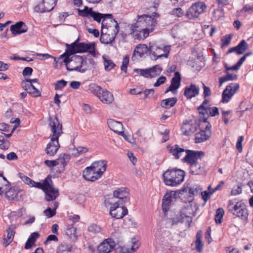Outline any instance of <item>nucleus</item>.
<instances>
[{
	"label": "nucleus",
	"instance_id": "49530a36",
	"mask_svg": "<svg viewBox=\"0 0 253 253\" xmlns=\"http://www.w3.org/2000/svg\"><path fill=\"white\" fill-rule=\"evenodd\" d=\"M103 59H104V65L105 70L106 71H110L115 66V64L113 63V62L109 59H107L104 56H103Z\"/></svg>",
	"mask_w": 253,
	"mask_h": 253
},
{
	"label": "nucleus",
	"instance_id": "a211bd4d",
	"mask_svg": "<svg viewBox=\"0 0 253 253\" xmlns=\"http://www.w3.org/2000/svg\"><path fill=\"white\" fill-rule=\"evenodd\" d=\"M204 126H205L206 130H201L199 132L196 134L195 136V142L201 143L209 139L210 133L209 131L211 127V124L207 122V123H203Z\"/></svg>",
	"mask_w": 253,
	"mask_h": 253
},
{
	"label": "nucleus",
	"instance_id": "c03bdc74",
	"mask_svg": "<svg viewBox=\"0 0 253 253\" xmlns=\"http://www.w3.org/2000/svg\"><path fill=\"white\" fill-rule=\"evenodd\" d=\"M219 115L218 109L216 107H209L207 112H205V117L208 118L209 116L213 117Z\"/></svg>",
	"mask_w": 253,
	"mask_h": 253
},
{
	"label": "nucleus",
	"instance_id": "ea45409f",
	"mask_svg": "<svg viewBox=\"0 0 253 253\" xmlns=\"http://www.w3.org/2000/svg\"><path fill=\"white\" fill-rule=\"evenodd\" d=\"M72 245L67 244H61L57 250V253H71L72 251Z\"/></svg>",
	"mask_w": 253,
	"mask_h": 253
},
{
	"label": "nucleus",
	"instance_id": "7c9ffc66",
	"mask_svg": "<svg viewBox=\"0 0 253 253\" xmlns=\"http://www.w3.org/2000/svg\"><path fill=\"white\" fill-rule=\"evenodd\" d=\"M202 104L197 108L200 115V120L203 123H207V117H205V112H207L208 107L206 106L210 102L209 100L207 98H204Z\"/></svg>",
	"mask_w": 253,
	"mask_h": 253
},
{
	"label": "nucleus",
	"instance_id": "2eb2a0df",
	"mask_svg": "<svg viewBox=\"0 0 253 253\" xmlns=\"http://www.w3.org/2000/svg\"><path fill=\"white\" fill-rule=\"evenodd\" d=\"M239 88V84L231 83L222 92V103L228 102Z\"/></svg>",
	"mask_w": 253,
	"mask_h": 253
},
{
	"label": "nucleus",
	"instance_id": "0eeeda50",
	"mask_svg": "<svg viewBox=\"0 0 253 253\" xmlns=\"http://www.w3.org/2000/svg\"><path fill=\"white\" fill-rule=\"evenodd\" d=\"M228 209L234 215L240 217L243 220L248 218V212L245 204L240 202L230 201L228 206Z\"/></svg>",
	"mask_w": 253,
	"mask_h": 253
},
{
	"label": "nucleus",
	"instance_id": "052dcab7",
	"mask_svg": "<svg viewBox=\"0 0 253 253\" xmlns=\"http://www.w3.org/2000/svg\"><path fill=\"white\" fill-rule=\"evenodd\" d=\"M233 34L226 35L224 37L223 41L222 42V45L227 46L231 42Z\"/></svg>",
	"mask_w": 253,
	"mask_h": 253
},
{
	"label": "nucleus",
	"instance_id": "774afa93",
	"mask_svg": "<svg viewBox=\"0 0 253 253\" xmlns=\"http://www.w3.org/2000/svg\"><path fill=\"white\" fill-rule=\"evenodd\" d=\"M166 80V78L165 76H161L157 80L156 82L154 84L155 87H158L161 84H164Z\"/></svg>",
	"mask_w": 253,
	"mask_h": 253
},
{
	"label": "nucleus",
	"instance_id": "0e129e2a",
	"mask_svg": "<svg viewBox=\"0 0 253 253\" xmlns=\"http://www.w3.org/2000/svg\"><path fill=\"white\" fill-rule=\"evenodd\" d=\"M195 249L199 253H201L203 251V244L202 241H195Z\"/></svg>",
	"mask_w": 253,
	"mask_h": 253
},
{
	"label": "nucleus",
	"instance_id": "9d476101",
	"mask_svg": "<svg viewBox=\"0 0 253 253\" xmlns=\"http://www.w3.org/2000/svg\"><path fill=\"white\" fill-rule=\"evenodd\" d=\"M120 204L121 203H119V202H116L111 205L109 213L112 217L120 219L127 214V208L124 206H120Z\"/></svg>",
	"mask_w": 253,
	"mask_h": 253
},
{
	"label": "nucleus",
	"instance_id": "3c124183",
	"mask_svg": "<svg viewBox=\"0 0 253 253\" xmlns=\"http://www.w3.org/2000/svg\"><path fill=\"white\" fill-rule=\"evenodd\" d=\"M242 187L243 184L241 183H238L235 185L231 191V194L232 195H237L241 194L242 191Z\"/></svg>",
	"mask_w": 253,
	"mask_h": 253
},
{
	"label": "nucleus",
	"instance_id": "680f3d73",
	"mask_svg": "<svg viewBox=\"0 0 253 253\" xmlns=\"http://www.w3.org/2000/svg\"><path fill=\"white\" fill-rule=\"evenodd\" d=\"M19 175H20V178H21V179L22 180V181L23 182H24L26 184L31 186L33 181V180H32L29 177H28V176H27L23 174L19 173Z\"/></svg>",
	"mask_w": 253,
	"mask_h": 253
},
{
	"label": "nucleus",
	"instance_id": "4be33fe9",
	"mask_svg": "<svg viewBox=\"0 0 253 253\" xmlns=\"http://www.w3.org/2000/svg\"><path fill=\"white\" fill-rule=\"evenodd\" d=\"M10 31L14 35H20L25 33L28 30L26 25L22 21H19L10 26Z\"/></svg>",
	"mask_w": 253,
	"mask_h": 253
},
{
	"label": "nucleus",
	"instance_id": "c9c22d12",
	"mask_svg": "<svg viewBox=\"0 0 253 253\" xmlns=\"http://www.w3.org/2000/svg\"><path fill=\"white\" fill-rule=\"evenodd\" d=\"M249 55V53H246L243 56H242L238 62L234 65L228 67L226 63L224 64V67L226 71L230 72V71H237L240 67L241 66L247 56Z\"/></svg>",
	"mask_w": 253,
	"mask_h": 253
},
{
	"label": "nucleus",
	"instance_id": "864d4df0",
	"mask_svg": "<svg viewBox=\"0 0 253 253\" xmlns=\"http://www.w3.org/2000/svg\"><path fill=\"white\" fill-rule=\"evenodd\" d=\"M30 87L29 88L27 92L29 94H32L34 96L37 97L41 95L40 91L37 89L33 84L30 85Z\"/></svg>",
	"mask_w": 253,
	"mask_h": 253
},
{
	"label": "nucleus",
	"instance_id": "338daca9",
	"mask_svg": "<svg viewBox=\"0 0 253 253\" xmlns=\"http://www.w3.org/2000/svg\"><path fill=\"white\" fill-rule=\"evenodd\" d=\"M244 140V137L241 136L238 138L237 142L236 143V148L239 152H241L242 151V143Z\"/></svg>",
	"mask_w": 253,
	"mask_h": 253
},
{
	"label": "nucleus",
	"instance_id": "f03ea898",
	"mask_svg": "<svg viewBox=\"0 0 253 253\" xmlns=\"http://www.w3.org/2000/svg\"><path fill=\"white\" fill-rule=\"evenodd\" d=\"M70 53H67L66 51L61 55V57H65L63 62L68 71H77L83 73L88 70L87 67H84L86 64V61L82 56H73L70 57Z\"/></svg>",
	"mask_w": 253,
	"mask_h": 253
},
{
	"label": "nucleus",
	"instance_id": "37998d69",
	"mask_svg": "<svg viewBox=\"0 0 253 253\" xmlns=\"http://www.w3.org/2000/svg\"><path fill=\"white\" fill-rule=\"evenodd\" d=\"M103 89L102 88L95 84H90L89 85V90L90 91L98 97H99Z\"/></svg>",
	"mask_w": 253,
	"mask_h": 253
},
{
	"label": "nucleus",
	"instance_id": "a878e982",
	"mask_svg": "<svg viewBox=\"0 0 253 253\" xmlns=\"http://www.w3.org/2000/svg\"><path fill=\"white\" fill-rule=\"evenodd\" d=\"M148 52H149V45L148 46L145 44H139L136 46L133 51L132 58L135 56L142 58Z\"/></svg>",
	"mask_w": 253,
	"mask_h": 253
},
{
	"label": "nucleus",
	"instance_id": "cd10ccee",
	"mask_svg": "<svg viewBox=\"0 0 253 253\" xmlns=\"http://www.w3.org/2000/svg\"><path fill=\"white\" fill-rule=\"evenodd\" d=\"M99 99L105 104H111L114 100L113 94L106 89H103L99 95Z\"/></svg>",
	"mask_w": 253,
	"mask_h": 253
},
{
	"label": "nucleus",
	"instance_id": "7ed1b4c3",
	"mask_svg": "<svg viewBox=\"0 0 253 253\" xmlns=\"http://www.w3.org/2000/svg\"><path fill=\"white\" fill-rule=\"evenodd\" d=\"M185 175V171L180 169H168L163 173L162 178L166 185L174 187L183 181Z\"/></svg>",
	"mask_w": 253,
	"mask_h": 253
},
{
	"label": "nucleus",
	"instance_id": "8fccbe9b",
	"mask_svg": "<svg viewBox=\"0 0 253 253\" xmlns=\"http://www.w3.org/2000/svg\"><path fill=\"white\" fill-rule=\"evenodd\" d=\"M101 230L100 226L96 224H91L88 227V231L94 235L100 233Z\"/></svg>",
	"mask_w": 253,
	"mask_h": 253
},
{
	"label": "nucleus",
	"instance_id": "f3484780",
	"mask_svg": "<svg viewBox=\"0 0 253 253\" xmlns=\"http://www.w3.org/2000/svg\"><path fill=\"white\" fill-rule=\"evenodd\" d=\"M79 13L81 15L84 17L90 16L93 20L98 23H100L103 17V14L95 12L92 10L91 8H88L85 6L84 9H79Z\"/></svg>",
	"mask_w": 253,
	"mask_h": 253
},
{
	"label": "nucleus",
	"instance_id": "4c0bfd02",
	"mask_svg": "<svg viewBox=\"0 0 253 253\" xmlns=\"http://www.w3.org/2000/svg\"><path fill=\"white\" fill-rule=\"evenodd\" d=\"M6 237L4 238L3 240V244L5 247H7L12 242L14 236V232L10 228L6 230Z\"/></svg>",
	"mask_w": 253,
	"mask_h": 253
},
{
	"label": "nucleus",
	"instance_id": "1a4fd4ad",
	"mask_svg": "<svg viewBox=\"0 0 253 253\" xmlns=\"http://www.w3.org/2000/svg\"><path fill=\"white\" fill-rule=\"evenodd\" d=\"M207 8V6L203 2H197L193 4L186 12V16L193 19L199 17Z\"/></svg>",
	"mask_w": 253,
	"mask_h": 253
},
{
	"label": "nucleus",
	"instance_id": "aec40b11",
	"mask_svg": "<svg viewBox=\"0 0 253 253\" xmlns=\"http://www.w3.org/2000/svg\"><path fill=\"white\" fill-rule=\"evenodd\" d=\"M180 84L181 75L178 72H176L175 73L174 77L171 79L169 86L165 90V93L171 91L173 94H175Z\"/></svg>",
	"mask_w": 253,
	"mask_h": 253
},
{
	"label": "nucleus",
	"instance_id": "a18cd8bd",
	"mask_svg": "<svg viewBox=\"0 0 253 253\" xmlns=\"http://www.w3.org/2000/svg\"><path fill=\"white\" fill-rule=\"evenodd\" d=\"M226 75L222 77V83L227 81H235L237 79L238 76L235 74L230 73V72L225 70Z\"/></svg>",
	"mask_w": 253,
	"mask_h": 253
},
{
	"label": "nucleus",
	"instance_id": "5701e85b",
	"mask_svg": "<svg viewBox=\"0 0 253 253\" xmlns=\"http://www.w3.org/2000/svg\"><path fill=\"white\" fill-rule=\"evenodd\" d=\"M200 88L194 84L186 86L184 88V95L187 99H191L198 95Z\"/></svg>",
	"mask_w": 253,
	"mask_h": 253
},
{
	"label": "nucleus",
	"instance_id": "58836bf2",
	"mask_svg": "<svg viewBox=\"0 0 253 253\" xmlns=\"http://www.w3.org/2000/svg\"><path fill=\"white\" fill-rule=\"evenodd\" d=\"M115 39V36H110L109 34H104L102 31L101 33L100 41L102 43L110 44Z\"/></svg>",
	"mask_w": 253,
	"mask_h": 253
},
{
	"label": "nucleus",
	"instance_id": "603ef678",
	"mask_svg": "<svg viewBox=\"0 0 253 253\" xmlns=\"http://www.w3.org/2000/svg\"><path fill=\"white\" fill-rule=\"evenodd\" d=\"M202 84V87L203 89V97L204 98H207L209 96H210L211 94V88L205 85V84L203 83Z\"/></svg>",
	"mask_w": 253,
	"mask_h": 253
},
{
	"label": "nucleus",
	"instance_id": "c85d7f7f",
	"mask_svg": "<svg viewBox=\"0 0 253 253\" xmlns=\"http://www.w3.org/2000/svg\"><path fill=\"white\" fill-rule=\"evenodd\" d=\"M96 173L92 168L88 167L86 168L83 171V177L86 180L90 181H95L98 179V177L96 176Z\"/></svg>",
	"mask_w": 253,
	"mask_h": 253
},
{
	"label": "nucleus",
	"instance_id": "f704fd0d",
	"mask_svg": "<svg viewBox=\"0 0 253 253\" xmlns=\"http://www.w3.org/2000/svg\"><path fill=\"white\" fill-rule=\"evenodd\" d=\"M184 149L179 147L178 145H174L169 147V152L176 159H178L181 156L182 153L185 152Z\"/></svg>",
	"mask_w": 253,
	"mask_h": 253
},
{
	"label": "nucleus",
	"instance_id": "09e8293b",
	"mask_svg": "<svg viewBox=\"0 0 253 253\" xmlns=\"http://www.w3.org/2000/svg\"><path fill=\"white\" fill-rule=\"evenodd\" d=\"M93 165L96 166L101 171H105L106 170L107 161L105 160H99L94 162Z\"/></svg>",
	"mask_w": 253,
	"mask_h": 253
},
{
	"label": "nucleus",
	"instance_id": "20e7f679",
	"mask_svg": "<svg viewBox=\"0 0 253 253\" xmlns=\"http://www.w3.org/2000/svg\"><path fill=\"white\" fill-rule=\"evenodd\" d=\"M31 187L38 188L43 191L47 201H53L59 196V190L52 185L51 178L47 177L42 182L33 181Z\"/></svg>",
	"mask_w": 253,
	"mask_h": 253
},
{
	"label": "nucleus",
	"instance_id": "9b49d317",
	"mask_svg": "<svg viewBox=\"0 0 253 253\" xmlns=\"http://www.w3.org/2000/svg\"><path fill=\"white\" fill-rule=\"evenodd\" d=\"M162 71V68L159 65H155L148 69H134V72L139 74L145 78H153L159 75Z\"/></svg>",
	"mask_w": 253,
	"mask_h": 253
},
{
	"label": "nucleus",
	"instance_id": "e433bc0d",
	"mask_svg": "<svg viewBox=\"0 0 253 253\" xmlns=\"http://www.w3.org/2000/svg\"><path fill=\"white\" fill-rule=\"evenodd\" d=\"M177 99L176 97L169 98L162 101L161 106L165 108H169L173 107L177 102Z\"/></svg>",
	"mask_w": 253,
	"mask_h": 253
},
{
	"label": "nucleus",
	"instance_id": "2f4dec72",
	"mask_svg": "<svg viewBox=\"0 0 253 253\" xmlns=\"http://www.w3.org/2000/svg\"><path fill=\"white\" fill-rule=\"evenodd\" d=\"M68 158V156L64 154L62 157L59 158L55 160H45L44 164L48 167H54L57 165L61 164L65 166L66 164V159Z\"/></svg>",
	"mask_w": 253,
	"mask_h": 253
},
{
	"label": "nucleus",
	"instance_id": "bf43d9fd",
	"mask_svg": "<svg viewBox=\"0 0 253 253\" xmlns=\"http://www.w3.org/2000/svg\"><path fill=\"white\" fill-rule=\"evenodd\" d=\"M89 167L92 168V169L94 170V172L96 173V176H97L98 177V178H100L105 172L101 171V169H99L96 166L93 165V163Z\"/></svg>",
	"mask_w": 253,
	"mask_h": 253
},
{
	"label": "nucleus",
	"instance_id": "5fc2aeb1",
	"mask_svg": "<svg viewBox=\"0 0 253 253\" xmlns=\"http://www.w3.org/2000/svg\"><path fill=\"white\" fill-rule=\"evenodd\" d=\"M67 82L65 81L63 79L58 81L55 84V89H62L64 87H65L67 85Z\"/></svg>",
	"mask_w": 253,
	"mask_h": 253
},
{
	"label": "nucleus",
	"instance_id": "423d86ee",
	"mask_svg": "<svg viewBox=\"0 0 253 253\" xmlns=\"http://www.w3.org/2000/svg\"><path fill=\"white\" fill-rule=\"evenodd\" d=\"M197 207L195 205H193L190 203H186L182 208L180 211V214L177 217L178 222L185 223L189 226L192 221V217L196 214Z\"/></svg>",
	"mask_w": 253,
	"mask_h": 253
},
{
	"label": "nucleus",
	"instance_id": "a19ab883",
	"mask_svg": "<svg viewBox=\"0 0 253 253\" xmlns=\"http://www.w3.org/2000/svg\"><path fill=\"white\" fill-rule=\"evenodd\" d=\"M76 230L77 229L76 227L70 226L68 227L65 231L66 235H67L73 241H76L77 238Z\"/></svg>",
	"mask_w": 253,
	"mask_h": 253
},
{
	"label": "nucleus",
	"instance_id": "c756f323",
	"mask_svg": "<svg viewBox=\"0 0 253 253\" xmlns=\"http://www.w3.org/2000/svg\"><path fill=\"white\" fill-rule=\"evenodd\" d=\"M175 196V192L171 191L170 193H167L163 198L162 206L163 210L167 211L169 209V204L172 201V198Z\"/></svg>",
	"mask_w": 253,
	"mask_h": 253
},
{
	"label": "nucleus",
	"instance_id": "dca6fc26",
	"mask_svg": "<svg viewBox=\"0 0 253 253\" xmlns=\"http://www.w3.org/2000/svg\"><path fill=\"white\" fill-rule=\"evenodd\" d=\"M199 121L200 122L199 124L197 122L193 123L192 121L184 124L181 127L183 134L187 136L190 135L197 130L198 126L200 127L202 126L203 127L204 124L203 123H204L200 120V118Z\"/></svg>",
	"mask_w": 253,
	"mask_h": 253
},
{
	"label": "nucleus",
	"instance_id": "6e6d98bb",
	"mask_svg": "<svg viewBox=\"0 0 253 253\" xmlns=\"http://www.w3.org/2000/svg\"><path fill=\"white\" fill-rule=\"evenodd\" d=\"M129 63V57L127 56H125L123 60L122 65L121 67V69L122 71L126 73L127 72V67Z\"/></svg>",
	"mask_w": 253,
	"mask_h": 253
},
{
	"label": "nucleus",
	"instance_id": "e2e57ef3",
	"mask_svg": "<svg viewBox=\"0 0 253 253\" xmlns=\"http://www.w3.org/2000/svg\"><path fill=\"white\" fill-rule=\"evenodd\" d=\"M214 219L216 223H221V208L217 210Z\"/></svg>",
	"mask_w": 253,
	"mask_h": 253
},
{
	"label": "nucleus",
	"instance_id": "393cba45",
	"mask_svg": "<svg viewBox=\"0 0 253 253\" xmlns=\"http://www.w3.org/2000/svg\"><path fill=\"white\" fill-rule=\"evenodd\" d=\"M190 173L194 174H201L206 172L204 163H199V161L190 166Z\"/></svg>",
	"mask_w": 253,
	"mask_h": 253
},
{
	"label": "nucleus",
	"instance_id": "6e6552de",
	"mask_svg": "<svg viewBox=\"0 0 253 253\" xmlns=\"http://www.w3.org/2000/svg\"><path fill=\"white\" fill-rule=\"evenodd\" d=\"M170 49L169 45L159 46L156 43H149V55L154 60L163 57H168Z\"/></svg>",
	"mask_w": 253,
	"mask_h": 253
},
{
	"label": "nucleus",
	"instance_id": "f8f14e48",
	"mask_svg": "<svg viewBox=\"0 0 253 253\" xmlns=\"http://www.w3.org/2000/svg\"><path fill=\"white\" fill-rule=\"evenodd\" d=\"M186 156L183 158L182 161L191 166L201 160L202 156H204V153L202 151H196L190 150H185Z\"/></svg>",
	"mask_w": 253,
	"mask_h": 253
},
{
	"label": "nucleus",
	"instance_id": "4468645a",
	"mask_svg": "<svg viewBox=\"0 0 253 253\" xmlns=\"http://www.w3.org/2000/svg\"><path fill=\"white\" fill-rule=\"evenodd\" d=\"M57 0H41V2L35 6V12L43 13L52 10L56 4Z\"/></svg>",
	"mask_w": 253,
	"mask_h": 253
},
{
	"label": "nucleus",
	"instance_id": "69168bd1",
	"mask_svg": "<svg viewBox=\"0 0 253 253\" xmlns=\"http://www.w3.org/2000/svg\"><path fill=\"white\" fill-rule=\"evenodd\" d=\"M152 135V132L150 130L143 128L142 136L144 137V139H150Z\"/></svg>",
	"mask_w": 253,
	"mask_h": 253
},
{
	"label": "nucleus",
	"instance_id": "bb28decb",
	"mask_svg": "<svg viewBox=\"0 0 253 253\" xmlns=\"http://www.w3.org/2000/svg\"><path fill=\"white\" fill-rule=\"evenodd\" d=\"M107 124L109 128L114 132L120 134L123 133L122 123L112 119H108Z\"/></svg>",
	"mask_w": 253,
	"mask_h": 253
},
{
	"label": "nucleus",
	"instance_id": "412c9836",
	"mask_svg": "<svg viewBox=\"0 0 253 253\" xmlns=\"http://www.w3.org/2000/svg\"><path fill=\"white\" fill-rule=\"evenodd\" d=\"M23 191L17 186L13 187L5 192L6 198L9 200L19 201L23 195Z\"/></svg>",
	"mask_w": 253,
	"mask_h": 253
},
{
	"label": "nucleus",
	"instance_id": "4d7b16f0",
	"mask_svg": "<svg viewBox=\"0 0 253 253\" xmlns=\"http://www.w3.org/2000/svg\"><path fill=\"white\" fill-rule=\"evenodd\" d=\"M43 213L47 218H50L55 215L56 211L55 210H52L50 208H47L44 211Z\"/></svg>",
	"mask_w": 253,
	"mask_h": 253
},
{
	"label": "nucleus",
	"instance_id": "39448f33",
	"mask_svg": "<svg viewBox=\"0 0 253 253\" xmlns=\"http://www.w3.org/2000/svg\"><path fill=\"white\" fill-rule=\"evenodd\" d=\"M79 38L70 44H66V52L70 54L76 53H83L88 52L92 55H95V43L94 42H79Z\"/></svg>",
	"mask_w": 253,
	"mask_h": 253
},
{
	"label": "nucleus",
	"instance_id": "72a5a7b5",
	"mask_svg": "<svg viewBox=\"0 0 253 253\" xmlns=\"http://www.w3.org/2000/svg\"><path fill=\"white\" fill-rule=\"evenodd\" d=\"M187 190H188V194L190 195L188 201L190 202L193 200V196L198 195V194L201 191V188L199 186L194 185L190 187L188 189L184 188L182 189L181 192H182L183 193L185 192H187Z\"/></svg>",
	"mask_w": 253,
	"mask_h": 253
},
{
	"label": "nucleus",
	"instance_id": "f257e3e1",
	"mask_svg": "<svg viewBox=\"0 0 253 253\" xmlns=\"http://www.w3.org/2000/svg\"><path fill=\"white\" fill-rule=\"evenodd\" d=\"M49 121L52 135L50 136V142L47 145L45 151L48 155L53 156L56 154L60 147L58 139L63 133L62 125L56 117H50Z\"/></svg>",
	"mask_w": 253,
	"mask_h": 253
},
{
	"label": "nucleus",
	"instance_id": "473e14b6",
	"mask_svg": "<svg viewBox=\"0 0 253 253\" xmlns=\"http://www.w3.org/2000/svg\"><path fill=\"white\" fill-rule=\"evenodd\" d=\"M132 246L130 247H120L118 249L120 253H133L139 246V243L138 241L132 242Z\"/></svg>",
	"mask_w": 253,
	"mask_h": 253
},
{
	"label": "nucleus",
	"instance_id": "ddd939ff",
	"mask_svg": "<svg viewBox=\"0 0 253 253\" xmlns=\"http://www.w3.org/2000/svg\"><path fill=\"white\" fill-rule=\"evenodd\" d=\"M141 18H145V22L149 26L147 28L143 29L141 31H140L141 35H143L142 36V39H144L148 37L149 33L153 31L154 28L157 24V22L156 19L151 16L144 15L143 16H142Z\"/></svg>",
	"mask_w": 253,
	"mask_h": 253
},
{
	"label": "nucleus",
	"instance_id": "de8ad7c7",
	"mask_svg": "<svg viewBox=\"0 0 253 253\" xmlns=\"http://www.w3.org/2000/svg\"><path fill=\"white\" fill-rule=\"evenodd\" d=\"M236 46L240 55L243 54L248 48V45L245 40H242Z\"/></svg>",
	"mask_w": 253,
	"mask_h": 253
},
{
	"label": "nucleus",
	"instance_id": "79ce46f5",
	"mask_svg": "<svg viewBox=\"0 0 253 253\" xmlns=\"http://www.w3.org/2000/svg\"><path fill=\"white\" fill-rule=\"evenodd\" d=\"M221 184V181L219 182L218 184L213 189L212 191H210L208 192L207 191H205L203 192H202V198L203 200L206 202L208 201L210 198L211 195L216 190L219 189Z\"/></svg>",
	"mask_w": 253,
	"mask_h": 253
},
{
	"label": "nucleus",
	"instance_id": "b1692460",
	"mask_svg": "<svg viewBox=\"0 0 253 253\" xmlns=\"http://www.w3.org/2000/svg\"><path fill=\"white\" fill-rule=\"evenodd\" d=\"M129 193L127 189L122 187L116 190L113 192V195L115 197L119 199V203L123 204L127 200V197Z\"/></svg>",
	"mask_w": 253,
	"mask_h": 253
},
{
	"label": "nucleus",
	"instance_id": "13d9d810",
	"mask_svg": "<svg viewBox=\"0 0 253 253\" xmlns=\"http://www.w3.org/2000/svg\"><path fill=\"white\" fill-rule=\"evenodd\" d=\"M171 14L179 17L183 15L184 12L181 8L178 7L173 8L171 11Z\"/></svg>",
	"mask_w": 253,
	"mask_h": 253
},
{
	"label": "nucleus",
	"instance_id": "6ab92c4d",
	"mask_svg": "<svg viewBox=\"0 0 253 253\" xmlns=\"http://www.w3.org/2000/svg\"><path fill=\"white\" fill-rule=\"evenodd\" d=\"M116 244L110 238L105 239L97 247L99 253H109L115 248Z\"/></svg>",
	"mask_w": 253,
	"mask_h": 253
}]
</instances>
